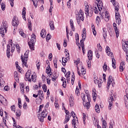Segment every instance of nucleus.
<instances>
[{
    "label": "nucleus",
    "mask_w": 128,
    "mask_h": 128,
    "mask_svg": "<svg viewBox=\"0 0 128 128\" xmlns=\"http://www.w3.org/2000/svg\"><path fill=\"white\" fill-rule=\"evenodd\" d=\"M30 54V50H26L24 54V57L21 56V60L22 61V66L28 68V54Z\"/></svg>",
    "instance_id": "nucleus-1"
},
{
    "label": "nucleus",
    "mask_w": 128,
    "mask_h": 128,
    "mask_svg": "<svg viewBox=\"0 0 128 128\" xmlns=\"http://www.w3.org/2000/svg\"><path fill=\"white\" fill-rule=\"evenodd\" d=\"M80 60L78 58L74 62V64L76 66L78 74V76H84V74H86V70L84 69V68L82 66V68L80 69V67H78V64H80Z\"/></svg>",
    "instance_id": "nucleus-2"
},
{
    "label": "nucleus",
    "mask_w": 128,
    "mask_h": 128,
    "mask_svg": "<svg viewBox=\"0 0 128 128\" xmlns=\"http://www.w3.org/2000/svg\"><path fill=\"white\" fill-rule=\"evenodd\" d=\"M36 36L34 34L32 33L31 36L30 40L28 42L30 48L31 50H34V44L36 40Z\"/></svg>",
    "instance_id": "nucleus-3"
},
{
    "label": "nucleus",
    "mask_w": 128,
    "mask_h": 128,
    "mask_svg": "<svg viewBox=\"0 0 128 128\" xmlns=\"http://www.w3.org/2000/svg\"><path fill=\"white\" fill-rule=\"evenodd\" d=\"M76 20L77 21V24H80V20L84 22V12L82 10H80L79 12L76 14Z\"/></svg>",
    "instance_id": "nucleus-4"
},
{
    "label": "nucleus",
    "mask_w": 128,
    "mask_h": 128,
    "mask_svg": "<svg viewBox=\"0 0 128 128\" xmlns=\"http://www.w3.org/2000/svg\"><path fill=\"white\" fill-rule=\"evenodd\" d=\"M47 116H48V111H46V109H44L41 112V114H40V115H38V118L39 120L41 122H44V120L45 118H46Z\"/></svg>",
    "instance_id": "nucleus-5"
},
{
    "label": "nucleus",
    "mask_w": 128,
    "mask_h": 128,
    "mask_svg": "<svg viewBox=\"0 0 128 128\" xmlns=\"http://www.w3.org/2000/svg\"><path fill=\"white\" fill-rule=\"evenodd\" d=\"M114 95L111 94L110 96L108 98V102L109 104V106H108V110H110L112 108V104H114Z\"/></svg>",
    "instance_id": "nucleus-6"
},
{
    "label": "nucleus",
    "mask_w": 128,
    "mask_h": 128,
    "mask_svg": "<svg viewBox=\"0 0 128 128\" xmlns=\"http://www.w3.org/2000/svg\"><path fill=\"white\" fill-rule=\"evenodd\" d=\"M86 96L88 102H86V103L85 104L83 102V104L84 106L86 108H87V110H88V108H90V94H87Z\"/></svg>",
    "instance_id": "nucleus-7"
},
{
    "label": "nucleus",
    "mask_w": 128,
    "mask_h": 128,
    "mask_svg": "<svg viewBox=\"0 0 128 128\" xmlns=\"http://www.w3.org/2000/svg\"><path fill=\"white\" fill-rule=\"evenodd\" d=\"M126 96H124V102L126 108L128 109V88L126 90Z\"/></svg>",
    "instance_id": "nucleus-8"
},
{
    "label": "nucleus",
    "mask_w": 128,
    "mask_h": 128,
    "mask_svg": "<svg viewBox=\"0 0 128 128\" xmlns=\"http://www.w3.org/2000/svg\"><path fill=\"white\" fill-rule=\"evenodd\" d=\"M19 24L20 21L18 20V18L16 16H14L12 21V26H18Z\"/></svg>",
    "instance_id": "nucleus-9"
},
{
    "label": "nucleus",
    "mask_w": 128,
    "mask_h": 128,
    "mask_svg": "<svg viewBox=\"0 0 128 128\" xmlns=\"http://www.w3.org/2000/svg\"><path fill=\"white\" fill-rule=\"evenodd\" d=\"M88 6H85V14L87 16H92V11H91L90 13V9L88 8Z\"/></svg>",
    "instance_id": "nucleus-10"
},
{
    "label": "nucleus",
    "mask_w": 128,
    "mask_h": 128,
    "mask_svg": "<svg viewBox=\"0 0 128 128\" xmlns=\"http://www.w3.org/2000/svg\"><path fill=\"white\" fill-rule=\"evenodd\" d=\"M30 70H28L25 74V80H26V82H32V79L30 78Z\"/></svg>",
    "instance_id": "nucleus-11"
},
{
    "label": "nucleus",
    "mask_w": 128,
    "mask_h": 128,
    "mask_svg": "<svg viewBox=\"0 0 128 128\" xmlns=\"http://www.w3.org/2000/svg\"><path fill=\"white\" fill-rule=\"evenodd\" d=\"M111 2H112L114 6V8L115 10H120V6L118 2H116V0H111Z\"/></svg>",
    "instance_id": "nucleus-12"
},
{
    "label": "nucleus",
    "mask_w": 128,
    "mask_h": 128,
    "mask_svg": "<svg viewBox=\"0 0 128 128\" xmlns=\"http://www.w3.org/2000/svg\"><path fill=\"white\" fill-rule=\"evenodd\" d=\"M97 2H98V10H100H100H102V6H104V4L102 3V2L100 0H96Z\"/></svg>",
    "instance_id": "nucleus-13"
},
{
    "label": "nucleus",
    "mask_w": 128,
    "mask_h": 128,
    "mask_svg": "<svg viewBox=\"0 0 128 128\" xmlns=\"http://www.w3.org/2000/svg\"><path fill=\"white\" fill-rule=\"evenodd\" d=\"M6 56L8 58H10V46L9 44H7Z\"/></svg>",
    "instance_id": "nucleus-14"
},
{
    "label": "nucleus",
    "mask_w": 128,
    "mask_h": 128,
    "mask_svg": "<svg viewBox=\"0 0 128 128\" xmlns=\"http://www.w3.org/2000/svg\"><path fill=\"white\" fill-rule=\"evenodd\" d=\"M82 40H86V28H84L82 30Z\"/></svg>",
    "instance_id": "nucleus-15"
},
{
    "label": "nucleus",
    "mask_w": 128,
    "mask_h": 128,
    "mask_svg": "<svg viewBox=\"0 0 128 128\" xmlns=\"http://www.w3.org/2000/svg\"><path fill=\"white\" fill-rule=\"evenodd\" d=\"M40 34L41 38H46V29H42L41 30Z\"/></svg>",
    "instance_id": "nucleus-16"
},
{
    "label": "nucleus",
    "mask_w": 128,
    "mask_h": 128,
    "mask_svg": "<svg viewBox=\"0 0 128 128\" xmlns=\"http://www.w3.org/2000/svg\"><path fill=\"white\" fill-rule=\"evenodd\" d=\"M38 96H39V98L40 100H44V92L42 90H39L38 92Z\"/></svg>",
    "instance_id": "nucleus-17"
},
{
    "label": "nucleus",
    "mask_w": 128,
    "mask_h": 128,
    "mask_svg": "<svg viewBox=\"0 0 128 128\" xmlns=\"http://www.w3.org/2000/svg\"><path fill=\"white\" fill-rule=\"evenodd\" d=\"M20 92L22 94H24V83L20 84Z\"/></svg>",
    "instance_id": "nucleus-18"
},
{
    "label": "nucleus",
    "mask_w": 128,
    "mask_h": 128,
    "mask_svg": "<svg viewBox=\"0 0 128 128\" xmlns=\"http://www.w3.org/2000/svg\"><path fill=\"white\" fill-rule=\"evenodd\" d=\"M88 58L89 60H92V50H89L88 51Z\"/></svg>",
    "instance_id": "nucleus-19"
},
{
    "label": "nucleus",
    "mask_w": 128,
    "mask_h": 128,
    "mask_svg": "<svg viewBox=\"0 0 128 128\" xmlns=\"http://www.w3.org/2000/svg\"><path fill=\"white\" fill-rule=\"evenodd\" d=\"M14 78L15 80H16L17 82H20V78H18V74L17 72H14Z\"/></svg>",
    "instance_id": "nucleus-20"
},
{
    "label": "nucleus",
    "mask_w": 128,
    "mask_h": 128,
    "mask_svg": "<svg viewBox=\"0 0 128 128\" xmlns=\"http://www.w3.org/2000/svg\"><path fill=\"white\" fill-rule=\"evenodd\" d=\"M4 32L6 33V29L2 27L0 28V34H2V38H4Z\"/></svg>",
    "instance_id": "nucleus-21"
},
{
    "label": "nucleus",
    "mask_w": 128,
    "mask_h": 128,
    "mask_svg": "<svg viewBox=\"0 0 128 128\" xmlns=\"http://www.w3.org/2000/svg\"><path fill=\"white\" fill-rule=\"evenodd\" d=\"M104 14V20H106V22H108V20H110V15H108V12H106Z\"/></svg>",
    "instance_id": "nucleus-22"
},
{
    "label": "nucleus",
    "mask_w": 128,
    "mask_h": 128,
    "mask_svg": "<svg viewBox=\"0 0 128 128\" xmlns=\"http://www.w3.org/2000/svg\"><path fill=\"white\" fill-rule=\"evenodd\" d=\"M69 104L70 106H74V96H70L69 98Z\"/></svg>",
    "instance_id": "nucleus-23"
},
{
    "label": "nucleus",
    "mask_w": 128,
    "mask_h": 128,
    "mask_svg": "<svg viewBox=\"0 0 128 128\" xmlns=\"http://www.w3.org/2000/svg\"><path fill=\"white\" fill-rule=\"evenodd\" d=\"M16 116L18 120H20V116H22V112H20V110H16Z\"/></svg>",
    "instance_id": "nucleus-24"
},
{
    "label": "nucleus",
    "mask_w": 128,
    "mask_h": 128,
    "mask_svg": "<svg viewBox=\"0 0 128 128\" xmlns=\"http://www.w3.org/2000/svg\"><path fill=\"white\" fill-rule=\"evenodd\" d=\"M50 30H54V21L50 22Z\"/></svg>",
    "instance_id": "nucleus-25"
},
{
    "label": "nucleus",
    "mask_w": 128,
    "mask_h": 128,
    "mask_svg": "<svg viewBox=\"0 0 128 128\" xmlns=\"http://www.w3.org/2000/svg\"><path fill=\"white\" fill-rule=\"evenodd\" d=\"M102 128H106V126H108V124H106V121L105 120H104V118L102 117Z\"/></svg>",
    "instance_id": "nucleus-26"
},
{
    "label": "nucleus",
    "mask_w": 128,
    "mask_h": 128,
    "mask_svg": "<svg viewBox=\"0 0 128 128\" xmlns=\"http://www.w3.org/2000/svg\"><path fill=\"white\" fill-rule=\"evenodd\" d=\"M76 122H78V119H73L72 120V125L74 128H76Z\"/></svg>",
    "instance_id": "nucleus-27"
},
{
    "label": "nucleus",
    "mask_w": 128,
    "mask_h": 128,
    "mask_svg": "<svg viewBox=\"0 0 128 128\" xmlns=\"http://www.w3.org/2000/svg\"><path fill=\"white\" fill-rule=\"evenodd\" d=\"M116 59L112 58V66L113 68H116Z\"/></svg>",
    "instance_id": "nucleus-28"
},
{
    "label": "nucleus",
    "mask_w": 128,
    "mask_h": 128,
    "mask_svg": "<svg viewBox=\"0 0 128 128\" xmlns=\"http://www.w3.org/2000/svg\"><path fill=\"white\" fill-rule=\"evenodd\" d=\"M92 28L93 34H94V36H96V27L94 26V24H92Z\"/></svg>",
    "instance_id": "nucleus-29"
},
{
    "label": "nucleus",
    "mask_w": 128,
    "mask_h": 128,
    "mask_svg": "<svg viewBox=\"0 0 128 128\" xmlns=\"http://www.w3.org/2000/svg\"><path fill=\"white\" fill-rule=\"evenodd\" d=\"M122 50L125 52H128V47L126 44H124L122 46Z\"/></svg>",
    "instance_id": "nucleus-30"
},
{
    "label": "nucleus",
    "mask_w": 128,
    "mask_h": 128,
    "mask_svg": "<svg viewBox=\"0 0 128 128\" xmlns=\"http://www.w3.org/2000/svg\"><path fill=\"white\" fill-rule=\"evenodd\" d=\"M112 76H110L108 78V86H110V84H112Z\"/></svg>",
    "instance_id": "nucleus-31"
},
{
    "label": "nucleus",
    "mask_w": 128,
    "mask_h": 128,
    "mask_svg": "<svg viewBox=\"0 0 128 128\" xmlns=\"http://www.w3.org/2000/svg\"><path fill=\"white\" fill-rule=\"evenodd\" d=\"M114 32L116 34V37L118 38L120 36V30H118V28H116V29H114Z\"/></svg>",
    "instance_id": "nucleus-32"
},
{
    "label": "nucleus",
    "mask_w": 128,
    "mask_h": 128,
    "mask_svg": "<svg viewBox=\"0 0 128 128\" xmlns=\"http://www.w3.org/2000/svg\"><path fill=\"white\" fill-rule=\"evenodd\" d=\"M95 110H96V112H98V114H100V106L98 104H96V105L95 106Z\"/></svg>",
    "instance_id": "nucleus-33"
},
{
    "label": "nucleus",
    "mask_w": 128,
    "mask_h": 128,
    "mask_svg": "<svg viewBox=\"0 0 128 128\" xmlns=\"http://www.w3.org/2000/svg\"><path fill=\"white\" fill-rule=\"evenodd\" d=\"M75 92L76 96H80V89L78 88V86L76 87Z\"/></svg>",
    "instance_id": "nucleus-34"
},
{
    "label": "nucleus",
    "mask_w": 128,
    "mask_h": 128,
    "mask_svg": "<svg viewBox=\"0 0 128 128\" xmlns=\"http://www.w3.org/2000/svg\"><path fill=\"white\" fill-rule=\"evenodd\" d=\"M96 24L98 26L100 24V17L97 16L96 20Z\"/></svg>",
    "instance_id": "nucleus-35"
},
{
    "label": "nucleus",
    "mask_w": 128,
    "mask_h": 128,
    "mask_svg": "<svg viewBox=\"0 0 128 128\" xmlns=\"http://www.w3.org/2000/svg\"><path fill=\"white\" fill-rule=\"evenodd\" d=\"M56 74H54L52 76V82H56V78H58V76L56 75Z\"/></svg>",
    "instance_id": "nucleus-36"
},
{
    "label": "nucleus",
    "mask_w": 128,
    "mask_h": 128,
    "mask_svg": "<svg viewBox=\"0 0 128 128\" xmlns=\"http://www.w3.org/2000/svg\"><path fill=\"white\" fill-rule=\"evenodd\" d=\"M2 24H3L4 28H6H6H8V23L6 22V21H3Z\"/></svg>",
    "instance_id": "nucleus-37"
},
{
    "label": "nucleus",
    "mask_w": 128,
    "mask_h": 128,
    "mask_svg": "<svg viewBox=\"0 0 128 128\" xmlns=\"http://www.w3.org/2000/svg\"><path fill=\"white\" fill-rule=\"evenodd\" d=\"M106 52L108 56L110 54V48L108 46H106Z\"/></svg>",
    "instance_id": "nucleus-38"
},
{
    "label": "nucleus",
    "mask_w": 128,
    "mask_h": 128,
    "mask_svg": "<svg viewBox=\"0 0 128 128\" xmlns=\"http://www.w3.org/2000/svg\"><path fill=\"white\" fill-rule=\"evenodd\" d=\"M84 40H85L82 39L80 41V42L81 44V48H82V50H84Z\"/></svg>",
    "instance_id": "nucleus-39"
},
{
    "label": "nucleus",
    "mask_w": 128,
    "mask_h": 128,
    "mask_svg": "<svg viewBox=\"0 0 128 128\" xmlns=\"http://www.w3.org/2000/svg\"><path fill=\"white\" fill-rule=\"evenodd\" d=\"M70 118L68 116H66L65 120L64 122V124H66V122H68L70 121Z\"/></svg>",
    "instance_id": "nucleus-40"
},
{
    "label": "nucleus",
    "mask_w": 128,
    "mask_h": 128,
    "mask_svg": "<svg viewBox=\"0 0 128 128\" xmlns=\"http://www.w3.org/2000/svg\"><path fill=\"white\" fill-rule=\"evenodd\" d=\"M62 64L64 66H66V64L68 62V59L66 58H65L64 60V58H62Z\"/></svg>",
    "instance_id": "nucleus-41"
},
{
    "label": "nucleus",
    "mask_w": 128,
    "mask_h": 128,
    "mask_svg": "<svg viewBox=\"0 0 128 128\" xmlns=\"http://www.w3.org/2000/svg\"><path fill=\"white\" fill-rule=\"evenodd\" d=\"M71 116H72V118H74V120H78V117L76 116V113L74 112V111H72L71 112Z\"/></svg>",
    "instance_id": "nucleus-42"
},
{
    "label": "nucleus",
    "mask_w": 128,
    "mask_h": 128,
    "mask_svg": "<svg viewBox=\"0 0 128 128\" xmlns=\"http://www.w3.org/2000/svg\"><path fill=\"white\" fill-rule=\"evenodd\" d=\"M102 68L104 70V72H106V70H108V65H106V62H105L104 63Z\"/></svg>",
    "instance_id": "nucleus-43"
},
{
    "label": "nucleus",
    "mask_w": 128,
    "mask_h": 128,
    "mask_svg": "<svg viewBox=\"0 0 128 128\" xmlns=\"http://www.w3.org/2000/svg\"><path fill=\"white\" fill-rule=\"evenodd\" d=\"M42 88L44 92H46V90H48V87L46 86V84H44L42 86Z\"/></svg>",
    "instance_id": "nucleus-44"
},
{
    "label": "nucleus",
    "mask_w": 128,
    "mask_h": 128,
    "mask_svg": "<svg viewBox=\"0 0 128 128\" xmlns=\"http://www.w3.org/2000/svg\"><path fill=\"white\" fill-rule=\"evenodd\" d=\"M102 79H99L97 83V84H98V88L102 87Z\"/></svg>",
    "instance_id": "nucleus-45"
},
{
    "label": "nucleus",
    "mask_w": 128,
    "mask_h": 128,
    "mask_svg": "<svg viewBox=\"0 0 128 128\" xmlns=\"http://www.w3.org/2000/svg\"><path fill=\"white\" fill-rule=\"evenodd\" d=\"M81 98H82V100L83 101V102H86V95H84V94H81Z\"/></svg>",
    "instance_id": "nucleus-46"
},
{
    "label": "nucleus",
    "mask_w": 128,
    "mask_h": 128,
    "mask_svg": "<svg viewBox=\"0 0 128 128\" xmlns=\"http://www.w3.org/2000/svg\"><path fill=\"white\" fill-rule=\"evenodd\" d=\"M16 48L18 52H20V45L18 44H16Z\"/></svg>",
    "instance_id": "nucleus-47"
},
{
    "label": "nucleus",
    "mask_w": 128,
    "mask_h": 128,
    "mask_svg": "<svg viewBox=\"0 0 128 128\" xmlns=\"http://www.w3.org/2000/svg\"><path fill=\"white\" fill-rule=\"evenodd\" d=\"M72 78L71 79V83L72 85H74V73L73 72V74H72Z\"/></svg>",
    "instance_id": "nucleus-48"
},
{
    "label": "nucleus",
    "mask_w": 128,
    "mask_h": 128,
    "mask_svg": "<svg viewBox=\"0 0 128 128\" xmlns=\"http://www.w3.org/2000/svg\"><path fill=\"white\" fill-rule=\"evenodd\" d=\"M19 33H20V36H22V38H26V34L24 33V32H22V31H20Z\"/></svg>",
    "instance_id": "nucleus-49"
},
{
    "label": "nucleus",
    "mask_w": 128,
    "mask_h": 128,
    "mask_svg": "<svg viewBox=\"0 0 128 128\" xmlns=\"http://www.w3.org/2000/svg\"><path fill=\"white\" fill-rule=\"evenodd\" d=\"M97 48H98V50H100V52H102V47L101 46L100 44H98Z\"/></svg>",
    "instance_id": "nucleus-50"
},
{
    "label": "nucleus",
    "mask_w": 128,
    "mask_h": 128,
    "mask_svg": "<svg viewBox=\"0 0 128 128\" xmlns=\"http://www.w3.org/2000/svg\"><path fill=\"white\" fill-rule=\"evenodd\" d=\"M32 23L28 22V28L32 32Z\"/></svg>",
    "instance_id": "nucleus-51"
},
{
    "label": "nucleus",
    "mask_w": 128,
    "mask_h": 128,
    "mask_svg": "<svg viewBox=\"0 0 128 128\" xmlns=\"http://www.w3.org/2000/svg\"><path fill=\"white\" fill-rule=\"evenodd\" d=\"M76 40V44H78V40H80V37L78 36V33H76L75 34Z\"/></svg>",
    "instance_id": "nucleus-52"
},
{
    "label": "nucleus",
    "mask_w": 128,
    "mask_h": 128,
    "mask_svg": "<svg viewBox=\"0 0 128 128\" xmlns=\"http://www.w3.org/2000/svg\"><path fill=\"white\" fill-rule=\"evenodd\" d=\"M32 80L33 82H36V76H34V75H32Z\"/></svg>",
    "instance_id": "nucleus-53"
},
{
    "label": "nucleus",
    "mask_w": 128,
    "mask_h": 128,
    "mask_svg": "<svg viewBox=\"0 0 128 128\" xmlns=\"http://www.w3.org/2000/svg\"><path fill=\"white\" fill-rule=\"evenodd\" d=\"M103 38H104V40H106V36H108V33L106 32H104V30L103 32Z\"/></svg>",
    "instance_id": "nucleus-54"
},
{
    "label": "nucleus",
    "mask_w": 128,
    "mask_h": 128,
    "mask_svg": "<svg viewBox=\"0 0 128 128\" xmlns=\"http://www.w3.org/2000/svg\"><path fill=\"white\" fill-rule=\"evenodd\" d=\"M116 20L118 24H122V20H120V18H119L118 19H116Z\"/></svg>",
    "instance_id": "nucleus-55"
},
{
    "label": "nucleus",
    "mask_w": 128,
    "mask_h": 128,
    "mask_svg": "<svg viewBox=\"0 0 128 128\" xmlns=\"http://www.w3.org/2000/svg\"><path fill=\"white\" fill-rule=\"evenodd\" d=\"M22 14H26V7L23 8Z\"/></svg>",
    "instance_id": "nucleus-56"
},
{
    "label": "nucleus",
    "mask_w": 128,
    "mask_h": 128,
    "mask_svg": "<svg viewBox=\"0 0 128 128\" xmlns=\"http://www.w3.org/2000/svg\"><path fill=\"white\" fill-rule=\"evenodd\" d=\"M4 100V98L0 94V102H1V104H2Z\"/></svg>",
    "instance_id": "nucleus-57"
},
{
    "label": "nucleus",
    "mask_w": 128,
    "mask_h": 128,
    "mask_svg": "<svg viewBox=\"0 0 128 128\" xmlns=\"http://www.w3.org/2000/svg\"><path fill=\"white\" fill-rule=\"evenodd\" d=\"M92 97H93V100L94 101L96 100V93H92Z\"/></svg>",
    "instance_id": "nucleus-58"
},
{
    "label": "nucleus",
    "mask_w": 128,
    "mask_h": 128,
    "mask_svg": "<svg viewBox=\"0 0 128 128\" xmlns=\"http://www.w3.org/2000/svg\"><path fill=\"white\" fill-rule=\"evenodd\" d=\"M1 8L2 10H6V4H4V3H2L1 5Z\"/></svg>",
    "instance_id": "nucleus-59"
},
{
    "label": "nucleus",
    "mask_w": 128,
    "mask_h": 128,
    "mask_svg": "<svg viewBox=\"0 0 128 128\" xmlns=\"http://www.w3.org/2000/svg\"><path fill=\"white\" fill-rule=\"evenodd\" d=\"M124 68L122 67V66H120L119 67V70L120 72H124Z\"/></svg>",
    "instance_id": "nucleus-60"
},
{
    "label": "nucleus",
    "mask_w": 128,
    "mask_h": 128,
    "mask_svg": "<svg viewBox=\"0 0 128 128\" xmlns=\"http://www.w3.org/2000/svg\"><path fill=\"white\" fill-rule=\"evenodd\" d=\"M50 38H52V36H50V34H48L46 36V40H50Z\"/></svg>",
    "instance_id": "nucleus-61"
},
{
    "label": "nucleus",
    "mask_w": 128,
    "mask_h": 128,
    "mask_svg": "<svg viewBox=\"0 0 128 128\" xmlns=\"http://www.w3.org/2000/svg\"><path fill=\"white\" fill-rule=\"evenodd\" d=\"M10 108L12 112H16V106L14 105L11 106Z\"/></svg>",
    "instance_id": "nucleus-62"
},
{
    "label": "nucleus",
    "mask_w": 128,
    "mask_h": 128,
    "mask_svg": "<svg viewBox=\"0 0 128 128\" xmlns=\"http://www.w3.org/2000/svg\"><path fill=\"white\" fill-rule=\"evenodd\" d=\"M36 68L38 70H40V62H38L36 64Z\"/></svg>",
    "instance_id": "nucleus-63"
},
{
    "label": "nucleus",
    "mask_w": 128,
    "mask_h": 128,
    "mask_svg": "<svg viewBox=\"0 0 128 128\" xmlns=\"http://www.w3.org/2000/svg\"><path fill=\"white\" fill-rule=\"evenodd\" d=\"M94 10L95 14H98V8L96 7V6L94 7Z\"/></svg>",
    "instance_id": "nucleus-64"
}]
</instances>
